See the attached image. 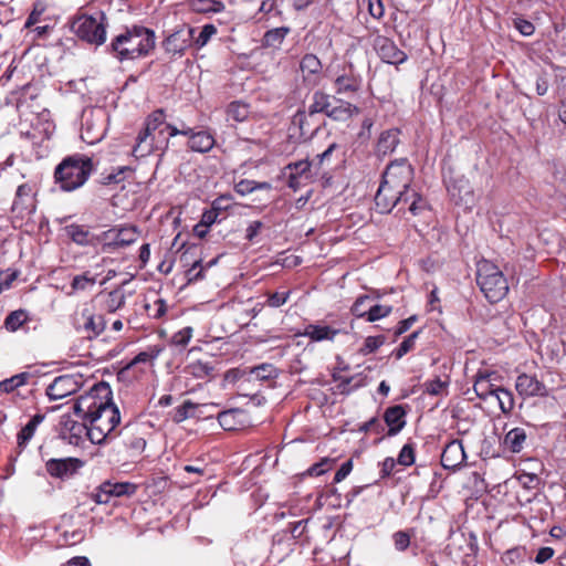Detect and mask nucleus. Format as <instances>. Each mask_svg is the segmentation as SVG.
<instances>
[{"mask_svg": "<svg viewBox=\"0 0 566 566\" xmlns=\"http://www.w3.org/2000/svg\"><path fill=\"white\" fill-rule=\"evenodd\" d=\"M112 399L109 385L101 381L80 396L73 407L74 412L87 422V438L94 444L112 439L113 431L119 424L120 413Z\"/></svg>", "mask_w": 566, "mask_h": 566, "instance_id": "f257e3e1", "label": "nucleus"}, {"mask_svg": "<svg viewBox=\"0 0 566 566\" xmlns=\"http://www.w3.org/2000/svg\"><path fill=\"white\" fill-rule=\"evenodd\" d=\"M413 180V168L407 159L392 160L382 174V180L375 196L380 212H390L400 202L409 200Z\"/></svg>", "mask_w": 566, "mask_h": 566, "instance_id": "f03ea898", "label": "nucleus"}, {"mask_svg": "<svg viewBox=\"0 0 566 566\" xmlns=\"http://www.w3.org/2000/svg\"><path fill=\"white\" fill-rule=\"evenodd\" d=\"M155 39L154 31L134 27L113 40L112 50L120 61L135 60L147 55L155 48Z\"/></svg>", "mask_w": 566, "mask_h": 566, "instance_id": "7ed1b4c3", "label": "nucleus"}, {"mask_svg": "<svg viewBox=\"0 0 566 566\" xmlns=\"http://www.w3.org/2000/svg\"><path fill=\"white\" fill-rule=\"evenodd\" d=\"M93 170L92 159L84 155L65 158L55 169V182L64 191L82 187Z\"/></svg>", "mask_w": 566, "mask_h": 566, "instance_id": "20e7f679", "label": "nucleus"}, {"mask_svg": "<svg viewBox=\"0 0 566 566\" xmlns=\"http://www.w3.org/2000/svg\"><path fill=\"white\" fill-rule=\"evenodd\" d=\"M171 126L165 122V114L161 109L151 113L145 123L144 129L138 134L136 145L133 148V155L136 158H143L150 155L156 148V143L166 140L165 132L170 133Z\"/></svg>", "mask_w": 566, "mask_h": 566, "instance_id": "39448f33", "label": "nucleus"}, {"mask_svg": "<svg viewBox=\"0 0 566 566\" xmlns=\"http://www.w3.org/2000/svg\"><path fill=\"white\" fill-rule=\"evenodd\" d=\"M476 281L485 297L492 303L501 301L509 292L504 274L497 265L488 260L478 263Z\"/></svg>", "mask_w": 566, "mask_h": 566, "instance_id": "423d86ee", "label": "nucleus"}, {"mask_svg": "<svg viewBox=\"0 0 566 566\" xmlns=\"http://www.w3.org/2000/svg\"><path fill=\"white\" fill-rule=\"evenodd\" d=\"M72 30L81 40L102 45L106 40L105 17L103 13L98 17L82 14L73 21Z\"/></svg>", "mask_w": 566, "mask_h": 566, "instance_id": "0eeeda50", "label": "nucleus"}, {"mask_svg": "<svg viewBox=\"0 0 566 566\" xmlns=\"http://www.w3.org/2000/svg\"><path fill=\"white\" fill-rule=\"evenodd\" d=\"M139 231L134 226L109 229L96 237L102 244L103 252H109L115 248L128 247L137 241Z\"/></svg>", "mask_w": 566, "mask_h": 566, "instance_id": "6e6552de", "label": "nucleus"}, {"mask_svg": "<svg viewBox=\"0 0 566 566\" xmlns=\"http://www.w3.org/2000/svg\"><path fill=\"white\" fill-rule=\"evenodd\" d=\"M36 187L34 184L24 182L18 186L12 201L11 211L21 219L32 214L36 208Z\"/></svg>", "mask_w": 566, "mask_h": 566, "instance_id": "1a4fd4ad", "label": "nucleus"}, {"mask_svg": "<svg viewBox=\"0 0 566 566\" xmlns=\"http://www.w3.org/2000/svg\"><path fill=\"white\" fill-rule=\"evenodd\" d=\"M83 385L82 376L62 375L56 377L46 388V395L50 400H60L72 394H75Z\"/></svg>", "mask_w": 566, "mask_h": 566, "instance_id": "9d476101", "label": "nucleus"}, {"mask_svg": "<svg viewBox=\"0 0 566 566\" xmlns=\"http://www.w3.org/2000/svg\"><path fill=\"white\" fill-rule=\"evenodd\" d=\"M167 128H170L169 136L174 137L177 135H185L189 136V148L193 151L198 153H207L212 149L214 146V138L211 134L208 132L201 130L195 133L191 128L185 127L182 125L181 128H178L176 126H166Z\"/></svg>", "mask_w": 566, "mask_h": 566, "instance_id": "9b49d317", "label": "nucleus"}, {"mask_svg": "<svg viewBox=\"0 0 566 566\" xmlns=\"http://www.w3.org/2000/svg\"><path fill=\"white\" fill-rule=\"evenodd\" d=\"M447 189L455 203L464 205L465 207L474 205L473 188L465 177L461 176L447 181Z\"/></svg>", "mask_w": 566, "mask_h": 566, "instance_id": "f8f14e48", "label": "nucleus"}, {"mask_svg": "<svg viewBox=\"0 0 566 566\" xmlns=\"http://www.w3.org/2000/svg\"><path fill=\"white\" fill-rule=\"evenodd\" d=\"M515 389L523 398L546 397L548 390L545 384L534 375L521 374L515 381Z\"/></svg>", "mask_w": 566, "mask_h": 566, "instance_id": "ddd939ff", "label": "nucleus"}, {"mask_svg": "<svg viewBox=\"0 0 566 566\" xmlns=\"http://www.w3.org/2000/svg\"><path fill=\"white\" fill-rule=\"evenodd\" d=\"M193 32L195 29L189 27L177 30L164 41L165 51L172 55L184 54L192 43Z\"/></svg>", "mask_w": 566, "mask_h": 566, "instance_id": "4468645a", "label": "nucleus"}, {"mask_svg": "<svg viewBox=\"0 0 566 566\" xmlns=\"http://www.w3.org/2000/svg\"><path fill=\"white\" fill-rule=\"evenodd\" d=\"M374 48L378 56L388 64H401L407 60V54L388 38L377 36Z\"/></svg>", "mask_w": 566, "mask_h": 566, "instance_id": "2eb2a0df", "label": "nucleus"}, {"mask_svg": "<svg viewBox=\"0 0 566 566\" xmlns=\"http://www.w3.org/2000/svg\"><path fill=\"white\" fill-rule=\"evenodd\" d=\"M82 467L83 462L76 458L50 459L45 463L48 473L51 476L59 479H65L73 475Z\"/></svg>", "mask_w": 566, "mask_h": 566, "instance_id": "dca6fc26", "label": "nucleus"}, {"mask_svg": "<svg viewBox=\"0 0 566 566\" xmlns=\"http://www.w3.org/2000/svg\"><path fill=\"white\" fill-rule=\"evenodd\" d=\"M88 424L86 421L77 422L72 419H66L63 423L62 437L67 440L70 444L80 446L83 442L84 436L87 437Z\"/></svg>", "mask_w": 566, "mask_h": 566, "instance_id": "f3484780", "label": "nucleus"}, {"mask_svg": "<svg viewBox=\"0 0 566 566\" xmlns=\"http://www.w3.org/2000/svg\"><path fill=\"white\" fill-rule=\"evenodd\" d=\"M65 234L77 245L87 247L99 243L95 234L91 233L85 226L72 223L64 228Z\"/></svg>", "mask_w": 566, "mask_h": 566, "instance_id": "a211bd4d", "label": "nucleus"}, {"mask_svg": "<svg viewBox=\"0 0 566 566\" xmlns=\"http://www.w3.org/2000/svg\"><path fill=\"white\" fill-rule=\"evenodd\" d=\"M406 412L401 406H394L386 410L384 419L388 426V434H397L406 424L405 420Z\"/></svg>", "mask_w": 566, "mask_h": 566, "instance_id": "6ab92c4d", "label": "nucleus"}, {"mask_svg": "<svg viewBox=\"0 0 566 566\" xmlns=\"http://www.w3.org/2000/svg\"><path fill=\"white\" fill-rule=\"evenodd\" d=\"M464 459L463 447L459 441H452L444 448L441 461L446 468L457 467Z\"/></svg>", "mask_w": 566, "mask_h": 566, "instance_id": "aec40b11", "label": "nucleus"}, {"mask_svg": "<svg viewBox=\"0 0 566 566\" xmlns=\"http://www.w3.org/2000/svg\"><path fill=\"white\" fill-rule=\"evenodd\" d=\"M83 328L90 335L98 336L106 326L105 319L102 315H96L88 308H84L82 312Z\"/></svg>", "mask_w": 566, "mask_h": 566, "instance_id": "412c9836", "label": "nucleus"}, {"mask_svg": "<svg viewBox=\"0 0 566 566\" xmlns=\"http://www.w3.org/2000/svg\"><path fill=\"white\" fill-rule=\"evenodd\" d=\"M184 373L200 380L211 379L213 377L214 366L210 361L196 360L188 364Z\"/></svg>", "mask_w": 566, "mask_h": 566, "instance_id": "4be33fe9", "label": "nucleus"}, {"mask_svg": "<svg viewBox=\"0 0 566 566\" xmlns=\"http://www.w3.org/2000/svg\"><path fill=\"white\" fill-rule=\"evenodd\" d=\"M399 144V130L398 129H388L384 132L378 139L377 143V154L379 156H386L391 154L397 145Z\"/></svg>", "mask_w": 566, "mask_h": 566, "instance_id": "5701e85b", "label": "nucleus"}, {"mask_svg": "<svg viewBox=\"0 0 566 566\" xmlns=\"http://www.w3.org/2000/svg\"><path fill=\"white\" fill-rule=\"evenodd\" d=\"M300 69L305 81L314 82V76L318 75L322 71V63L314 54H306L300 63Z\"/></svg>", "mask_w": 566, "mask_h": 566, "instance_id": "b1692460", "label": "nucleus"}, {"mask_svg": "<svg viewBox=\"0 0 566 566\" xmlns=\"http://www.w3.org/2000/svg\"><path fill=\"white\" fill-rule=\"evenodd\" d=\"M337 334L336 329L331 328L327 325L310 324L305 326L302 335L311 338L314 342H322L326 339H333Z\"/></svg>", "mask_w": 566, "mask_h": 566, "instance_id": "393cba45", "label": "nucleus"}, {"mask_svg": "<svg viewBox=\"0 0 566 566\" xmlns=\"http://www.w3.org/2000/svg\"><path fill=\"white\" fill-rule=\"evenodd\" d=\"M327 116L335 120H347L352 117V104L349 101H343L340 97L333 96L332 106Z\"/></svg>", "mask_w": 566, "mask_h": 566, "instance_id": "a878e982", "label": "nucleus"}, {"mask_svg": "<svg viewBox=\"0 0 566 566\" xmlns=\"http://www.w3.org/2000/svg\"><path fill=\"white\" fill-rule=\"evenodd\" d=\"M497 387L491 382V374H479L474 381L473 390L480 399L485 400L490 396H494Z\"/></svg>", "mask_w": 566, "mask_h": 566, "instance_id": "bb28decb", "label": "nucleus"}, {"mask_svg": "<svg viewBox=\"0 0 566 566\" xmlns=\"http://www.w3.org/2000/svg\"><path fill=\"white\" fill-rule=\"evenodd\" d=\"M525 441L526 432L522 428H513L504 437V446L514 453L522 451Z\"/></svg>", "mask_w": 566, "mask_h": 566, "instance_id": "cd10ccee", "label": "nucleus"}, {"mask_svg": "<svg viewBox=\"0 0 566 566\" xmlns=\"http://www.w3.org/2000/svg\"><path fill=\"white\" fill-rule=\"evenodd\" d=\"M43 419H44L43 415L36 413L21 429V431L18 433V447L19 448L23 449L29 443V441L34 436L36 428L40 426V423L43 421Z\"/></svg>", "mask_w": 566, "mask_h": 566, "instance_id": "c85d7f7f", "label": "nucleus"}, {"mask_svg": "<svg viewBox=\"0 0 566 566\" xmlns=\"http://www.w3.org/2000/svg\"><path fill=\"white\" fill-rule=\"evenodd\" d=\"M104 490L112 496H132L137 491V485L130 482H104Z\"/></svg>", "mask_w": 566, "mask_h": 566, "instance_id": "c756f323", "label": "nucleus"}, {"mask_svg": "<svg viewBox=\"0 0 566 566\" xmlns=\"http://www.w3.org/2000/svg\"><path fill=\"white\" fill-rule=\"evenodd\" d=\"M333 96H329L323 92H315L313 95V102L308 106V113L311 115L316 113H325L327 115L329 107L332 106Z\"/></svg>", "mask_w": 566, "mask_h": 566, "instance_id": "7c9ffc66", "label": "nucleus"}, {"mask_svg": "<svg viewBox=\"0 0 566 566\" xmlns=\"http://www.w3.org/2000/svg\"><path fill=\"white\" fill-rule=\"evenodd\" d=\"M96 283V277L90 275V272L75 275L71 282V291L67 295H73L77 292H84L91 290Z\"/></svg>", "mask_w": 566, "mask_h": 566, "instance_id": "2f4dec72", "label": "nucleus"}, {"mask_svg": "<svg viewBox=\"0 0 566 566\" xmlns=\"http://www.w3.org/2000/svg\"><path fill=\"white\" fill-rule=\"evenodd\" d=\"M248 369H249L248 381H251L252 379L268 380V379L276 378V376H277V370L272 364H261L259 366L251 367Z\"/></svg>", "mask_w": 566, "mask_h": 566, "instance_id": "473e14b6", "label": "nucleus"}, {"mask_svg": "<svg viewBox=\"0 0 566 566\" xmlns=\"http://www.w3.org/2000/svg\"><path fill=\"white\" fill-rule=\"evenodd\" d=\"M191 8L199 13H219L226 6L219 0H192Z\"/></svg>", "mask_w": 566, "mask_h": 566, "instance_id": "72a5a7b5", "label": "nucleus"}, {"mask_svg": "<svg viewBox=\"0 0 566 566\" xmlns=\"http://www.w3.org/2000/svg\"><path fill=\"white\" fill-rule=\"evenodd\" d=\"M289 32L290 29L286 27L269 30L263 36V45L268 48H279Z\"/></svg>", "mask_w": 566, "mask_h": 566, "instance_id": "f704fd0d", "label": "nucleus"}, {"mask_svg": "<svg viewBox=\"0 0 566 566\" xmlns=\"http://www.w3.org/2000/svg\"><path fill=\"white\" fill-rule=\"evenodd\" d=\"M503 413H510L514 408V397L511 390L497 387L494 394Z\"/></svg>", "mask_w": 566, "mask_h": 566, "instance_id": "c9c22d12", "label": "nucleus"}, {"mask_svg": "<svg viewBox=\"0 0 566 566\" xmlns=\"http://www.w3.org/2000/svg\"><path fill=\"white\" fill-rule=\"evenodd\" d=\"M126 301L125 293L120 289H116L108 293L105 301V310L108 313H114L124 306Z\"/></svg>", "mask_w": 566, "mask_h": 566, "instance_id": "e433bc0d", "label": "nucleus"}, {"mask_svg": "<svg viewBox=\"0 0 566 566\" xmlns=\"http://www.w3.org/2000/svg\"><path fill=\"white\" fill-rule=\"evenodd\" d=\"M334 382H335V390L342 395L344 394H350L352 391V379L353 377L343 371V370H339V371H335L334 375Z\"/></svg>", "mask_w": 566, "mask_h": 566, "instance_id": "4c0bfd02", "label": "nucleus"}, {"mask_svg": "<svg viewBox=\"0 0 566 566\" xmlns=\"http://www.w3.org/2000/svg\"><path fill=\"white\" fill-rule=\"evenodd\" d=\"M29 375L27 373H21L12 376L11 378L4 379L0 382V390L3 392H11L15 388L25 384Z\"/></svg>", "mask_w": 566, "mask_h": 566, "instance_id": "58836bf2", "label": "nucleus"}, {"mask_svg": "<svg viewBox=\"0 0 566 566\" xmlns=\"http://www.w3.org/2000/svg\"><path fill=\"white\" fill-rule=\"evenodd\" d=\"M197 405L190 400L185 401L181 406L175 409L174 421L179 423L195 415Z\"/></svg>", "mask_w": 566, "mask_h": 566, "instance_id": "ea45409f", "label": "nucleus"}, {"mask_svg": "<svg viewBox=\"0 0 566 566\" xmlns=\"http://www.w3.org/2000/svg\"><path fill=\"white\" fill-rule=\"evenodd\" d=\"M390 312H391L390 306L374 305L369 308L368 312L356 314V317H365L366 316L367 322H374V321H377L379 318L387 316Z\"/></svg>", "mask_w": 566, "mask_h": 566, "instance_id": "a19ab883", "label": "nucleus"}, {"mask_svg": "<svg viewBox=\"0 0 566 566\" xmlns=\"http://www.w3.org/2000/svg\"><path fill=\"white\" fill-rule=\"evenodd\" d=\"M28 315L24 311H14L10 313L6 321L4 326L8 331L14 332L27 321Z\"/></svg>", "mask_w": 566, "mask_h": 566, "instance_id": "79ce46f5", "label": "nucleus"}, {"mask_svg": "<svg viewBox=\"0 0 566 566\" xmlns=\"http://www.w3.org/2000/svg\"><path fill=\"white\" fill-rule=\"evenodd\" d=\"M310 168L311 163H308L307 160H300L293 164H289L285 169H289L291 172L296 174L300 178L310 180Z\"/></svg>", "mask_w": 566, "mask_h": 566, "instance_id": "37998d69", "label": "nucleus"}, {"mask_svg": "<svg viewBox=\"0 0 566 566\" xmlns=\"http://www.w3.org/2000/svg\"><path fill=\"white\" fill-rule=\"evenodd\" d=\"M217 33V29L213 24H206L199 32L198 36L193 39V43L197 45L198 49L203 48L212 35Z\"/></svg>", "mask_w": 566, "mask_h": 566, "instance_id": "c03bdc74", "label": "nucleus"}, {"mask_svg": "<svg viewBox=\"0 0 566 566\" xmlns=\"http://www.w3.org/2000/svg\"><path fill=\"white\" fill-rule=\"evenodd\" d=\"M192 327L187 326L172 335L171 343L175 346L185 347L189 344L190 339L192 338Z\"/></svg>", "mask_w": 566, "mask_h": 566, "instance_id": "a18cd8bd", "label": "nucleus"}, {"mask_svg": "<svg viewBox=\"0 0 566 566\" xmlns=\"http://www.w3.org/2000/svg\"><path fill=\"white\" fill-rule=\"evenodd\" d=\"M410 201V205H409V211L413 214V216H417L419 214L421 211H423L426 208H427V202L424 199H422L416 191H413L412 189L409 191V200L407 202Z\"/></svg>", "mask_w": 566, "mask_h": 566, "instance_id": "49530a36", "label": "nucleus"}, {"mask_svg": "<svg viewBox=\"0 0 566 566\" xmlns=\"http://www.w3.org/2000/svg\"><path fill=\"white\" fill-rule=\"evenodd\" d=\"M419 332H413L407 338L402 340L399 347L396 349L395 355L397 359L403 357L407 353H409L416 344V339L418 338Z\"/></svg>", "mask_w": 566, "mask_h": 566, "instance_id": "de8ad7c7", "label": "nucleus"}, {"mask_svg": "<svg viewBox=\"0 0 566 566\" xmlns=\"http://www.w3.org/2000/svg\"><path fill=\"white\" fill-rule=\"evenodd\" d=\"M336 93L340 94H349L354 93V80L350 76H338L335 81Z\"/></svg>", "mask_w": 566, "mask_h": 566, "instance_id": "09e8293b", "label": "nucleus"}, {"mask_svg": "<svg viewBox=\"0 0 566 566\" xmlns=\"http://www.w3.org/2000/svg\"><path fill=\"white\" fill-rule=\"evenodd\" d=\"M248 107L240 103H231L228 108V116L237 122H242L248 117Z\"/></svg>", "mask_w": 566, "mask_h": 566, "instance_id": "8fccbe9b", "label": "nucleus"}, {"mask_svg": "<svg viewBox=\"0 0 566 566\" xmlns=\"http://www.w3.org/2000/svg\"><path fill=\"white\" fill-rule=\"evenodd\" d=\"M397 462L403 467H409L415 462V451L410 444H405L399 452Z\"/></svg>", "mask_w": 566, "mask_h": 566, "instance_id": "3c124183", "label": "nucleus"}, {"mask_svg": "<svg viewBox=\"0 0 566 566\" xmlns=\"http://www.w3.org/2000/svg\"><path fill=\"white\" fill-rule=\"evenodd\" d=\"M395 548L399 552H403L410 545V534L406 531L396 532L392 535Z\"/></svg>", "mask_w": 566, "mask_h": 566, "instance_id": "603ef678", "label": "nucleus"}, {"mask_svg": "<svg viewBox=\"0 0 566 566\" xmlns=\"http://www.w3.org/2000/svg\"><path fill=\"white\" fill-rule=\"evenodd\" d=\"M234 417H235L234 410L222 411L218 415L219 424L224 430H233L235 428Z\"/></svg>", "mask_w": 566, "mask_h": 566, "instance_id": "864d4df0", "label": "nucleus"}, {"mask_svg": "<svg viewBox=\"0 0 566 566\" xmlns=\"http://www.w3.org/2000/svg\"><path fill=\"white\" fill-rule=\"evenodd\" d=\"M385 342L384 336H369L365 340L364 347L360 349L364 354H370L379 348Z\"/></svg>", "mask_w": 566, "mask_h": 566, "instance_id": "5fc2aeb1", "label": "nucleus"}, {"mask_svg": "<svg viewBox=\"0 0 566 566\" xmlns=\"http://www.w3.org/2000/svg\"><path fill=\"white\" fill-rule=\"evenodd\" d=\"M290 292H274L269 294L268 305L271 307H280L287 302Z\"/></svg>", "mask_w": 566, "mask_h": 566, "instance_id": "6e6d98bb", "label": "nucleus"}, {"mask_svg": "<svg viewBox=\"0 0 566 566\" xmlns=\"http://www.w3.org/2000/svg\"><path fill=\"white\" fill-rule=\"evenodd\" d=\"M248 377H249L248 368H244V369L233 368V369L228 370L224 374V380L228 382H232V384L242 378H245L248 380Z\"/></svg>", "mask_w": 566, "mask_h": 566, "instance_id": "4d7b16f0", "label": "nucleus"}, {"mask_svg": "<svg viewBox=\"0 0 566 566\" xmlns=\"http://www.w3.org/2000/svg\"><path fill=\"white\" fill-rule=\"evenodd\" d=\"M158 354H159V350H155V349H153L150 352H142L134 357V359L130 361L128 367L134 366L136 364H140V363L145 364V363L153 361L154 359L157 358Z\"/></svg>", "mask_w": 566, "mask_h": 566, "instance_id": "13d9d810", "label": "nucleus"}, {"mask_svg": "<svg viewBox=\"0 0 566 566\" xmlns=\"http://www.w3.org/2000/svg\"><path fill=\"white\" fill-rule=\"evenodd\" d=\"M352 470H353V459L350 458L346 462H344L342 464V467L337 470V472L335 473V476H334V481L336 483L342 482L344 479H346L349 475Z\"/></svg>", "mask_w": 566, "mask_h": 566, "instance_id": "bf43d9fd", "label": "nucleus"}, {"mask_svg": "<svg viewBox=\"0 0 566 566\" xmlns=\"http://www.w3.org/2000/svg\"><path fill=\"white\" fill-rule=\"evenodd\" d=\"M331 461L327 460V459H324L323 461L318 462V463H315L314 465H312L310 469H308V474L312 475V476H319L322 475L323 473H325L327 470L331 469Z\"/></svg>", "mask_w": 566, "mask_h": 566, "instance_id": "052dcab7", "label": "nucleus"}, {"mask_svg": "<svg viewBox=\"0 0 566 566\" xmlns=\"http://www.w3.org/2000/svg\"><path fill=\"white\" fill-rule=\"evenodd\" d=\"M255 190L254 180H241L235 185V191L242 196L249 195Z\"/></svg>", "mask_w": 566, "mask_h": 566, "instance_id": "680f3d73", "label": "nucleus"}, {"mask_svg": "<svg viewBox=\"0 0 566 566\" xmlns=\"http://www.w3.org/2000/svg\"><path fill=\"white\" fill-rule=\"evenodd\" d=\"M217 218H218V212L214 211V210H207L202 213V217H201V221H200V224H198L196 227V229L200 228V227H210L211 224H213L216 221H217Z\"/></svg>", "mask_w": 566, "mask_h": 566, "instance_id": "e2e57ef3", "label": "nucleus"}, {"mask_svg": "<svg viewBox=\"0 0 566 566\" xmlns=\"http://www.w3.org/2000/svg\"><path fill=\"white\" fill-rule=\"evenodd\" d=\"M368 10L374 18H381L384 14L381 0H368Z\"/></svg>", "mask_w": 566, "mask_h": 566, "instance_id": "0e129e2a", "label": "nucleus"}, {"mask_svg": "<svg viewBox=\"0 0 566 566\" xmlns=\"http://www.w3.org/2000/svg\"><path fill=\"white\" fill-rule=\"evenodd\" d=\"M515 27L523 35H532L535 30L533 23L523 19H517L515 21Z\"/></svg>", "mask_w": 566, "mask_h": 566, "instance_id": "69168bd1", "label": "nucleus"}, {"mask_svg": "<svg viewBox=\"0 0 566 566\" xmlns=\"http://www.w3.org/2000/svg\"><path fill=\"white\" fill-rule=\"evenodd\" d=\"M554 555V549L552 547H542L536 554L535 563L543 564L551 559Z\"/></svg>", "mask_w": 566, "mask_h": 566, "instance_id": "338daca9", "label": "nucleus"}, {"mask_svg": "<svg viewBox=\"0 0 566 566\" xmlns=\"http://www.w3.org/2000/svg\"><path fill=\"white\" fill-rule=\"evenodd\" d=\"M263 227V223L261 221H253L249 224V227L247 228V233H245V238L249 240V241H252L260 232V230L262 229Z\"/></svg>", "mask_w": 566, "mask_h": 566, "instance_id": "774afa93", "label": "nucleus"}]
</instances>
